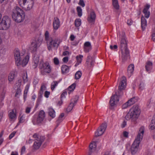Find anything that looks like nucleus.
<instances>
[{
	"label": "nucleus",
	"instance_id": "obj_53",
	"mask_svg": "<svg viewBox=\"0 0 155 155\" xmlns=\"http://www.w3.org/2000/svg\"><path fill=\"white\" fill-rule=\"evenodd\" d=\"M16 132L14 131L12 132L9 136V138L10 139H11L15 135Z\"/></svg>",
	"mask_w": 155,
	"mask_h": 155
},
{
	"label": "nucleus",
	"instance_id": "obj_46",
	"mask_svg": "<svg viewBox=\"0 0 155 155\" xmlns=\"http://www.w3.org/2000/svg\"><path fill=\"white\" fill-rule=\"evenodd\" d=\"M25 117H24V115H23L20 118L19 120V123H22L25 121L24 120Z\"/></svg>",
	"mask_w": 155,
	"mask_h": 155
},
{
	"label": "nucleus",
	"instance_id": "obj_48",
	"mask_svg": "<svg viewBox=\"0 0 155 155\" xmlns=\"http://www.w3.org/2000/svg\"><path fill=\"white\" fill-rule=\"evenodd\" d=\"M54 62L56 65H58L59 64V61L57 58H54Z\"/></svg>",
	"mask_w": 155,
	"mask_h": 155
},
{
	"label": "nucleus",
	"instance_id": "obj_35",
	"mask_svg": "<svg viewBox=\"0 0 155 155\" xmlns=\"http://www.w3.org/2000/svg\"><path fill=\"white\" fill-rule=\"evenodd\" d=\"M74 106V104L72 102H71L68 108L66 109V111L67 112L70 111Z\"/></svg>",
	"mask_w": 155,
	"mask_h": 155
},
{
	"label": "nucleus",
	"instance_id": "obj_8",
	"mask_svg": "<svg viewBox=\"0 0 155 155\" xmlns=\"http://www.w3.org/2000/svg\"><path fill=\"white\" fill-rule=\"evenodd\" d=\"M47 43L49 50L51 49L52 47L57 48L59 44V42L58 40L53 41L52 38H50V39L47 40Z\"/></svg>",
	"mask_w": 155,
	"mask_h": 155
},
{
	"label": "nucleus",
	"instance_id": "obj_54",
	"mask_svg": "<svg viewBox=\"0 0 155 155\" xmlns=\"http://www.w3.org/2000/svg\"><path fill=\"white\" fill-rule=\"evenodd\" d=\"M68 61V58L67 57H64L63 59V61L65 63H67Z\"/></svg>",
	"mask_w": 155,
	"mask_h": 155
},
{
	"label": "nucleus",
	"instance_id": "obj_4",
	"mask_svg": "<svg viewBox=\"0 0 155 155\" xmlns=\"http://www.w3.org/2000/svg\"><path fill=\"white\" fill-rule=\"evenodd\" d=\"M12 16L13 20L18 23L23 21L25 18L24 11L18 6L16 7L13 10Z\"/></svg>",
	"mask_w": 155,
	"mask_h": 155
},
{
	"label": "nucleus",
	"instance_id": "obj_40",
	"mask_svg": "<svg viewBox=\"0 0 155 155\" xmlns=\"http://www.w3.org/2000/svg\"><path fill=\"white\" fill-rule=\"evenodd\" d=\"M143 12L144 14L145 17L146 18H148L149 17L150 13L149 11H146L145 9H143Z\"/></svg>",
	"mask_w": 155,
	"mask_h": 155
},
{
	"label": "nucleus",
	"instance_id": "obj_47",
	"mask_svg": "<svg viewBox=\"0 0 155 155\" xmlns=\"http://www.w3.org/2000/svg\"><path fill=\"white\" fill-rule=\"evenodd\" d=\"M43 87H44V88L45 87V86L44 85H42L41 86L40 90V91L39 94H40V96H41V97H42V95L43 94V92L42 91V88Z\"/></svg>",
	"mask_w": 155,
	"mask_h": 155
},
{
	"label": "nucleus",
	"instance_id": "obj_14",
	"mask_svg": "<svg viewBox=\"0 0 155 155\" xmlns=\"http://www.w3.org/2000/svg\"><path fill=\"white\" fill-rule=\"evenodd\" d=\"M115 97V95H113L111 97L110 104L111 107L115 105L119 101V98H116Z\"/></svg>",
	"mask_w": 155,
	"mask_h": 155
},
{
	"label": "nucleus",
	"instance_id": "obj_64",
	"mask_svg": "<svg viewBox=\"0 0 155 155\" xmlns=\"http://www.w3.org/2000/svg\"><path fill=\"white\" fill-rule=\"evenodd\" d=\"M67 94V92L66 91L64 92L61 95V99H62L63 97H64L65 95Z\"/></svg>",
	"mask_w": 155,
	"mask_h": 155
},
{
	"label": "nucleus",
	"instance_id": "obj_11",
	"mask_svg": "<svg viewBox=\"0 0 155 155\" xmlns=\"http://www.w3.org/2000/svg\"><path fill=\"white\" fill-rule=\"evenodd\" d=\"M41 44V43L38 40L33 42L30 47L31 51L32 52L35 51L37 48L40 46Z\"/></svg>",
	"mask_w": 155,
	"mask_h": 155
},
{
	"label": "nucleus",
	"instance_id": "obj_33",
	"mask_svg": "<svg viewBox=\"0 0 155 155\" xmlns=\"http://www.w3.org/2000/svg\"><path fill=\"white\" fill-rule=\"evenodd\" d=\"M137 101V100L136 98L134 97L130 99L127 101L129 104V105L131 106L136 102Z\"/></svg>",
	"mask_w": 155,
	"mask_h": 155
},
{
	"label": "nucleus",
	"instance_id": "obj_56",
	"mask_svg": "<svg viewBox=\"0 0 155 155\" xmlns=\"http://www.w3.org/2000/svg\"><path fill=\"white\" fill-rule=\"evenodd\" d=\"M62 118L61 117H58V119L57 120V126H58V124H59V123L62 121Z\"/></svg>",
	"mask_w": 155,
	"mask_h": 155
},
{
	"label": "nucleus",
	"instance_id": "obj_62",
	"mask_svg": "<svg viewBox=\"0 0 155 155\" xmlns=\"http://www.w3.org/2000/svg\"><path fill=\"white\" fill-rule=\"evenodd\" d=\"M133 22V21L132 20L130 19L127 21V24L129 25H132Z\"/></svg>",
	"mask_w": 155,
	"mask_h": 155
},
{
	"label": "nucleus",
	"instance_id": "obj_24",
	"mask_svg": "<svg viewBox=\"0 0 155 155\" xmlns=\"http://www.w3.org/2000/svg\"><path fill=\"white\" fill-rule=\"evenodd\" d=\"M61 69L62 73L64 74L69 71V67L65 65H63L61 67Z\"/></svg>",
	"mask_w": 155,
	"mask_h": 155
},
{
	"label": "nucleus",
	"instance_id": "obj_21",
	"mask_svg": "<svg viewBox=\"0 0 155 155\" xmlns=\"http://www.w3.org/2000/svg\"><path fill=\"white\" fill-rule=\"evenodd\" d=\"M147 21L143 15L141 17V27L143 31H144L147 26Z\"/></svg>",
	"mask_w": 155,
	"mask_h": 155
},
{
	"label": "nucleus",
	"instance_id": "obj_52",
	"mask_svg": "<svg viewBox=\"0 0 155 155\" xmlns=\"http://www.w3.org/2000/svg\"><path fill=\"white\" fill-rule=\"evenodd\" d=\"M50 92L48 91H46L45 93V96L46 97L48 98L49 97V96L50 95Z\"/></svg>",
	"mask_w": 155,
	"mask_h": 155
},
{
	"label": "nucleus",
	"instance_id": "obj_42",
	"mask_svg": "<svg viewBox=\"0 0 155 155\" xmlns=\"http://www.w3.org/2000/svg\"><path fill=\"white\" fill-rule=\"evenodd\" d=\"M16 117V114L15 113L14 110H13L9 114V117L10 118L13 119Z\"/></svg>",
	"mask_w": 155,
	"mask_h": 155
},
{
	"label": "nucleus",
	"instance_id": "obj_6",
	"mask_svg": "<svg viewBox=\"0 0 155 155\" xmlns=\"http://www.w3.org/2000/svg\"><path fill=\"white\" fill-rule=\"evenodd\" d=\"M11 21L10 18L8 16H4L0 22V29L6 30L10 27Z\"/></svg>",
	"mask_w": 155,
	"mask_h": 155
},
{
	"label": "nucleus",
	"instance_id": "obj_51",
	"mask_svg": "<svg viewBox=\"0 0 155 155\" xmlns=\"http://www.w3.org/2000/svg\"><path fill=\"white\" fill-rule=\"evenodd\" d=\"M21 91L20 89L18 88L17 89L16 92L15 94V96H17V95L20 94Z\"/></svg>",
	"mask_w": 155,
	"mask_h": 155
},
{
	"label": "nucleus",
	"instance_id": "obj_1",
	"mask_svg": "<svg viewBox=\"0 0 155 155\" xmlns=\"http://www.w3.org/2000/svg\"><path fill=\"white\" fill-rule=\"evenodd\" d=\"M25 53V51L23 52L20 53L18 49H15L14 51V55L16 64L17 66L21 65L22 67L25 66L28 63L29 56L27 55L24 58V55Z\"/></svg>",
	"mask_w": 155,
	"mask_h": 155
},
{
	"label": "nucleus",
	"instance_id": "obj_61",
	"mask_svg": "<svg viewBox=\"0 0 155 155\" xmlns=\"http://www.w3.org/2000/svg\"><path fill=\"white\" fill-rule=\"evenodd\" d=\"M150 7V5L149 4H147V5L145 6L143 9H145L146 11H148V10L149 9Z\"/></svg>",
	"mask_w": 155,
	"mask_h": 155
},
{
	"label": "nucleus",
	"instance_id": "obj_26",
	"mask_svg": "<svg viewBox=\"0 0 155 155\" xmlns=\"http://www.w3.org/2000/svg\"><path fill=\"white\" fill-rule=\"evenodd\" d=\"M41 144L39 143L34 141L33 144L32 146V149L34 150H37L39 148Z\"/></svg>",
	"mask_w": 155,
	"mask_h": 155
},
{
	"label": "nucleus",
	"instance_id": "obj_20",
	"mask_svg": "<svg viewBox=\"0 0 155 155\" xmlns=\"http://www.w3.org/2000/svg\"><path fill=\"white\" fill-rule=\"evenodd\" d=\"M89 147L90 152L91 153L95 151L97 147L96 142L95 141L92 142L90 144Z\"/></svg>",
	"mask_w": 155,
	"mask_h": 155
},
{
	"label": "nucleus",
	"instance_id": "obj_13",
	"mask_svg": "<svg viewBox=\"0 0 155 155\" xmlns=\"http://www.w3.org/2000/svg\"><path fill=\"white\" fill-rule=\"evenodd\" d=\"M42 69L41 72L43 75L45 74V73H49L51 71L50 67L48 63H45L44 64L42 67Z\"/></svg>",
	"mask_w": 155,
	"mask_h": 155
},
{
	"label": "nucleus",
	"instance_id": "obj_27",
	"mask_svg": "<svg viewBox=\"0 0 155 155\" xmlns=\"http://www.w3.org/2000/svg\"><path fill=\"white\" fill-rule=\"evenodd\" d=\"M149 126L151 130L155 129V115L153 116Z\"/></svg>",
	"mask_w": 155,
	"mask_h": 155
},
{
	"label": "nucleus",
	"instance_id": "obj_3",
	"mask_svg": "<svg viewBox=\"0 0 155 155\" xmlns=\"http://www.w3.org/2000/svg\"><path fill=\"white\" fill-rule=\"evenodd\" d=\"M140 111L137 105L133 106L126 116L125 117L127 120L131 119L134 124L136 123V120L140 114Z\"/></svg>",
	"mask_w": 155,
	"mask_h": 155
},
{
	"label": "nucleus",
	"instance_id": "obj_32",
	"mask_svg": "<svg viewBox=\"0 0 155 155\" xmlns=\"http://www.w3.org/2000/svg\"><path fill=\"white\" fill-rule=\"evenodd\" d=\"M83 57L82 55H80L79 56H76V58L77 60V63L75 65V66H76L77 65H78L81 63L82 61V58Z\"/></svg>",
	"mask_w": 155,
	"mask_h": 155
},
{
	"label": "nucleus",
	"instance_id": "obj_31",
	"mask_svg": "<svg viewBox=\"0 0 155 155\" xmlns=\"http://www.w3.org/2000/svg\"><path fill=\"white\" fill-rule=\"evenodd\" d=\"M113 5L114 8L117 10H118L119 8V6L118 4L117 0H112Z\"/></svg>",
	"mask_w": 155,
	"mask_h": 155
},
{
	"label": "nucleus",
	"instance_id": "obj_44",
	"mask_svg": "<svg viewBox=\"0 0 155 155\" xmlns=\"http://www.w3.org/2000/svg\"><path fill=\"white\" fill-rule=\"evenodd\" d=\"M49 34L48 32V31H46L45 33V40L46 41L50 39V38H52L51 37H49Z\"/></svg>",
	"mask_w": 155,
	"mask_h": 155
},
{
	"label": "nucleus",
	"instance_id": "obj_57",
	"mask_svg": "<svg viewBox=\"0 0 155 155\" xmlns=\"http://www.w3.org/2000/svg\"><path fill=\"white\" fill-rule=\"evenodd\" d=\"M25 146H23L21 148V155L23 153L25 152Z\"/></svg>",
	"mask_w": 155,
	"mask_h": 155
},
{
	"label": "nucleus",
	"instance_id": "obj_2",
	"mask_svg": "<svg viewBox=\"0 0 155 155\" xmlns=\"http://www.w3.org/2000/svg\"><path fill=\"white\" fill-rule=\"evenodd\" d=\"M144 127L142 126L140 128L138 134L130 148L132 154H135L138 150V148L140 141L142 139L144 133Z\"/></svg>",
	"mask_w": 155,
	"mask_h": 155
},
{
	"label": "nucleus",
	"instance_id": "obj_43",
	"mask_svg": "<svg viewBox=\"0 0 155 155\" xmlns=\"http://www.w3.org/2000/svg\"><path fill=\"white\" fill-rule=\"evenodd\" d=\"M58 84V82L57 81H54L53 83H52L51 85V89L52 90H53L55 87Z\"/></svg>",
	"mask_w": 155,
	"mask_h": 155
},
{
	"label": "nucleus",
	"instance_id": "obj_19",
	"mask_svg": "<svg viewBox=\"0 0 155 155\" xmlns=\"http://www.w3.org/2000/svg\"><path fill=\"white\" fill-rule=\"evenodd\" d=\"M134 69V66L133 64H130L128 67L127 73L128 77H130L132 75Z\"/></svg>",
	"mask_w": 155,
	"mask_h": 155
},
{
	"label": "nucleus",
	"instance_id": "obj_49",
	"mask_svg": "<svg viewBox=\"0 0 155 155\" xmlns=\"http://www.w3.org/2000/svg\"><path fill=\"white\" fill-rule=\"evenodd\" d=\"M79 98V97L77 96H76L73 99V100L72 102H74V103H73V104H75L77 102L78 99Z\"/></svg>",
	"mask_w": 155,
	"mask_h": 155
},
{
	"label": "nucleus",
	"instance_id": "obj_23",
	"mask_svg": "<svg viewBox=\"0 0 155 155\" xmlns=\"http://www.w3.org/2000/svg\"><path fill=\"white\" fill-rule=\"evenodd\" d=\"M44 119L42 118L40 116L38 117L37 118H35L32 120V122L34 124H38L41 123L44 120Z\"/></svg>",
	"mask_w": 155,
	"mask_h": 155
},
{
	"label": "nucleus",
	"instance_id": "obj_45",
	"mask_svg": "<svg viewBox=\"0 0 155 155\" xmlns=\"http://www.w3.org/2000/svg\"><path fill=\"white\" fill-rule=\"evenodd\" d=\"M129 104L128 103V101L124 104L122 106V108L123 109H125L128 106H130Z\"/></svg>",
	"mask_w": 155,
	"mask_h": 155
},
{
	"label": "nucleus",
	"instance_id": "obj_39",
	"mask_svg": "<svg viewBox=\"0 0 155 155\" xmlns=\"http://www.w3.org/2000/svg\"><path fill=\"white\" fill-rule=\"evenodd\" d=\"M75 84L73 83L68 87V90L70 91H72L75 88Z\"/></svg>",
	"mask_w": 155,
	"mask_h": 155
},
{
	"label": "nucleus",
	"instance_id": "obj_37",
	"mask_svg": "<svg viewBox=\"0 0 155 155\" xmlns=\"http://www.w3.org/2000/svg\"><path fill=\"white\" fill-rule=\"evenodd\" d=\"M38 116H40L42 118L44 119L45 117V113L43 110H41L40 111L38 115Z\"/></svg>",
	"mask_w": 155,
	"mask_h": 155
},
{
	"label": "nucleus",
	"instance_id": "obj_18",
	"mask_svg": "<svg viewBox=\"0 0 155 155\" xmlns=\"http://www.w3.org/2000/svg\"><path fill=\"white\" fill-rule=\"evenodd\" d=\"M122 78V80L120 83L118 88L124 89L126 85V78L124 76H123Z\"/></svg>",
	"mask_w": 155,
	"mask_h": 155
},
{
	"label": "nucleus",
	"instance_id": "obj_50",
	"mask_svg": "<svg viewBox=\"0 0 155 155\" xmlns=\"http://www.w3.org/2000/svg\"><path fill=\"white\" fill-rule=\"evenodd\" d=\"M78 4L82 7H84L85 6V4L83 0H80Z\"/></svg>",
	"mask_w": 155,
	"mask_h": 155
},
{
	"label": "nucleus",
	"instance_id": "obj_10",
	"mask_svg": "<svg viewBox=\"0 0 155 155\" xmlns=\"http://www.w3.org/2000/svg\"><path fill=\"white\" fill-rule=\"evenodd\" d=\"M32 137L33 139L32 140L36 142V143H39V144H42L45 139L44 137L41 136L37 134H35L33 135Z\"/></svg>",
	"mask_w": 155,
	"mask_h": 155
},
{
	"label": "nucleus",
	"instance_id": "obj_7",
	"mask_svg": "<svg viewBox=\"0 0 155 155\" xmlns=\"http://www.w3.org/2000/svg\"><path fill=\"white\" fill-rule=\"evenodd\" d=\"M20 6L26 10H29L33 7V1L32 0H19Z\"/></svg>",
	"mask_w": 155,
	"mask_h": 155
},
{
	"label": "nucleus",
	"instance_id": "obj_55",
	"mask_svg": "<svg viewBox=\"0 0 155 155\" xmlns=\"http://www.w3.org/2000/svg\"><path fill=\"white\" fill-rule=\"evenodd\" d=\"M44 64L43 61H40V63L39 64V68L40 69H42V67Z\"/></svg>",
	"mask_w": 155,
	"mask_h": 155
},
{
	"label": "nucleus",
	"instance_id": "obj_36",
	"mask_svg": "<svg viewBox=\"0 0 155 155\" xmlns=\"http://www.w3.org/2000/svg\"><path fill=\"white\" fill-rule=\"evenodd\" d=\"M29 88V85H27L25 87V89L24 91V98L25 100V99L26 97L27 96V94L28 93Z\"/></svg>",
	"mask_w": 155,
	"mask_h": 155
},
{
	"label": "nucleus",
	"instance_id": "obj_22",
	"mask_svg": "<svg viewBox=\"0 0 155 155\" xmlns=\"http://www.w3.org/2000/svg\"><path fill=\"white\" fill-rule=\"evenodd\" d=\"M33 61L34 63V68H36L37 66L39 61V56L37 54H34L33 57Z\"/></svg>",
	"mask_w": 155,
	"mask_h": 155
},
{
	"label": "nucleus",
	"instance_id": "obj_25",
	"mask_svg": "<svg viewBox=\"0 0 155 155\" xmlns=\"http://www.w3.org/2000/svg\"><path fill=\"white\" fill-rule=\"evenodd\" d=\"M124 89H119V88H118V91L117 92H116L115 94L114 95H115V97L116 98H117V97H118L122 96L123 95V91Z\"/></svg>",
	"mask_w": 155,
	"mask_h": 155
},
{
	"label": "nucleus",
	"instance_id": "obj_17",
	"mask_svg": "<svg viewBox=\"0 0 155 155\" xmlns=\"http://www.w3.org/2000/svg\"><path fill=\"white\" fill-rule=\"evenodd\" d=\"M53 27L55 30H57L60 26V22L59 19L57 18H54L53 23Z\"/></svg>",
	"mask_w": 155,
	"mask_h": 155
},
{
	"label": "nucleus",
	"instance_id": "obj_30",
	"mask_svg": "<svg viewBox=\"0 0 155 155\" xmlns=\"http://www.w3.org/2000/svg\"><path fill=\"white\" fill-rule=\"evenodd\" d=\"M15 72L12 71L9 74L8 77V80L10 81H12L14 79L15 77Z\"/></svg>",
	"mask_w": 155,
	"mask_h": 155
},
{
	"label": "nucleus",
	"instance_id": "obj_28",
	"mask_svg": "<svg viewBox=\"0 0 155 155\" xmlns=\"http://www.w3.org/2000/svg\"><path fill=\"white\" fill-rule=\"evenodd\" d=\"M152 63L150 61H148L145 66L146 70L148 71H150L152 68Z\"/></svg>",
	"mask_w": 155,
	"mask_h": 155
},
{
	"label": "nucleus",
	"instance_id": "obj_59",
	"mask_svg": "<svg viewBox=\"0 0 155 155\" xmlns=\"http://www.w3.org/2000/svg\"><path fill=\"white\" fill-rule=\"evenodd\" d=\"M110 48L111 50L114 49H117V46L116 45H114L113 46L111 45H110Z\"/></svg>",
	"mask_w": 155,
	"mask_h": 155
},
{
	"label": "nucleus",
	"instance_id": "obj_15",
	"mask_svg": "<svg viewBox=\"0 0 155 155\" xmlns=\"http://www.w3.org/2000/svg\"><path fill=\"white\" fill-rule=\"evenodd\" d=\"M84 50L85 52H89L92 48L91 43L89 41L85 42L84 46Z\"/></svg>",
	"mask_w": 155,
	"mask_h": 155
},
{
	"label": "nucleus",
	"instance_id": "obj_16",
	"mask_svg": "<svg viewBox=\"0 0 155 155\" xmlns=\"http://www.w3.org/2000/svg\"><path fill=\"white\" fill-rule=\"evenodd\" d=\"M96 14L94 11H92L90 13V16L87 18L88 22L90 23L94 22L96 18Z\"/></svg>",
	"mask_w": 155,
	"mask_h": 155
},
{
	"label": "nucleus",
	"instance_id": "obj_9",
	"mask_svg": "<svg viewBox=\"0 0 155 155\" xmlns=\"http://www.w3.org/2000/svg\"><path fill=\"white\" fill-rule=\"evenodd\" d=\"M107 127V125L106 123L102 124L98 128L97 133H96L95 136L97 137L101 135L105 131Z\"/></svg>",
	"mask_w": 155,
	"mask_h": 155
},
{
	"label": "nucleus",
	"instance_id": "obj_63",
	"mask_svg": "<svg viewBox=\"0 0 155 155\" xmlns=\"http://www.w3.org/2000/svg\"><path fill=\"white\" fill-rule=\"evenodd\" d=\"M69 52L68 51H65L63 53V55L64 56L67 55H69Z\"/></svg>",
	"mask_w": 155,
	"mask_h": 155
},
{
	"label": "nucleus",
	"instance_id": "obj_34",
	"mask_svg": "<svg viewBox=\"0 0 155 155\" xmlns=\"http://www.w3.org/2000/svg\"><path fill=\"white\" fill-rule=\"evenodd\" d=\"M81 75L82 73L80 71H77L75 74V79L76 80L78 79L81 77Z\"/></svg>",
	"mask_w": 155,
	"mask_h": 155
},
{
	"label": "nucleus",
	"instance_id": "obj_58",
	"mask_svg": "<svg viewBox=\"0 0 155 155\" xmlns=\"http://www.w3.org/2000/svg\"><path fill=\"white\" fill-rule=\"evenodd\" d=\"M31 109V107H26L25 110V113L27 114H28L30 113V110Z\"/></svg>",
	"mask_w": 155,
	"mask_h": 155
},
{
	"label": "nucleus",
	"instance_id": "obj_60",
	"mask_svg": "<svg viewBox=\"0 0 155 155\" xmlns=\"http://www.w3.org/2000/svg\"><path fill=\"white\" fill-rule=\"evenodd\" d=\"M128 133L126 131L123 132V135L125 137H128Z\"/></svg>",
	"mask_w": 155,
	"mask_h": 155
},
{
	"label": "nucleus",
	"instance_id": "obj_12",
	"mask_svg": "<svg viewBox=\"0 0 155 155\" xmlns=\"http://www.w3.org/2000/svg\"><path fill=\"white\" fill-rule=\"evenodd\" d=\"M95 62V59L94 57L91 56H87L86 61L87 66L88 68H90L94 66Z\"/></svg>",
	"mask_w": 155,
	"mask_h": 155
},
{
	"label": "nucleus",
	"instance_id": "obj_5",
	"mask_svg": "<svg viewBox=\"0 0 155 155\" xmlns=\"http://www.w3.org/2000/svg\"><path fill=\"white\" fill-rule=\"evenodd\" d=\"M120 48L121 51L123 61L127 60L130 56L129 51L127 48V42L124 37L121 39Z\"/></svg>",
	"mask_w": 155,
	"mask_h": 155
},
{
	"label": "nucleus",
	"instance_id": "obj_38",
	"mask_svg": "<svg viewBox=\"0 0 155 155\" xmlns=\"http://www.w3.org/2000/svg\"><path fill=\"white\" fill-rule=\"evenodd\" d=\"M77 10L78 13V16L80 17L82 15V10L81 8L79 6H78L77 8Z\"/></svg>",
	"mask_w": 155,
	"mask_h": 155
},
{
	"label": "nucleus",
	"instance_id": "obj_41",
	"mask_svg": "<svg viewBox=\"0 0 155 155\" xmlns=\"http://www.w3.org/2000/svg\"><path fill=\"white\" fill-rule=\"evenodd\" d=\"M74 23L75 26L76 27H78L81 25V20L80 19H76Z\"/></svg>",
	"mask_w": 155,
	"mask_h": 155
},
{
	"label": "nucleus",
	"instance_id": "obj_29",
	"mask_svg": "<svg viewBox=\"0 0 155 155\" xmlns=\"http://www.w3.org/2000/svg\"><path fill=\"white\" fill-rule=\"evenodd\" d=\"M48 114L52 118L55 117V111L52 108H49L48 109Z\"/></svg>",
	"mask_w": 155,
	"mask_h": 155
}]
</instances>
